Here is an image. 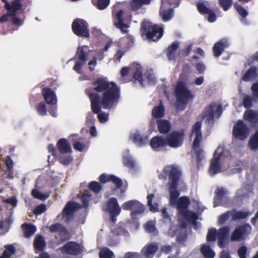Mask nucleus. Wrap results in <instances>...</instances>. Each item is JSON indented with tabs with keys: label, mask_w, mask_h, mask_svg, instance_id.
<instances>
[{
	"label": "nucleus",
	"mask_w": 258,
	"mask_h": 258,
	"mask_svg": "<svg viewBox=\"0 0 258 258\" xmlns=\"http://www.w3.org/2000/svg\"><path fill=\"white\" fill-rule=\"evenodd\" d=\"M72 29L73 33L77 36L86 38L90 37L89 25L83 19L80 18L74 19L72 24Z\"/></svg>",
	"instance_id": "6e6552de"
},
{
	"label": "nucleus",
	"mask_w": 258,
	"mask_h": 258,
	"mask_svg": "<svg viewBox=\"0 0 258 258\" xmlns=\"http://www.w3.org/2000/svg\"><path fill=\"white\" fill-rule=\"evenodd\" d=\"M93 87L85 89V92L89 97L92 112L97 114L101 123L106 122L108 114L101 112V109H110L115 106L120 97V90L113 82H108L102 78H96L92 83Z\"/></svg>",
	"instance_id": "f257e3e1"
},
{
	"label": "nucleus",
	"mask_w": 258,
	"mask_h": 258,
	"mask_svg": "<svg viewBox=\"0 0 258 258\" xmlns=\"http://www.w3.org/2000/svg\"><path fill=\"white\" fill-rule=\"evenodd\" d=\"M5 248V250L2 255L3 258H10L16 253V249L13 244L6 245Z\"/></svg>",
	"instance_id": "ea45409f"
},
{
	"label": "nucleus",
	"mask_w": 258,
	"mask_h": 258,
	"mask_svg": "<svg viewBox=\"0 0 258 258\" xmlns=\"http://www.w3.org/2000/svg\"><path fill=\"white\" fill-rule=\"evenodd\" d=\"M141 35L150 41L156 42L163 36V28L161 26L154 24L150 22L144 21L141 25Z\"/></svg>",
	"instance_id": "f03ea898"
},
{
	"label": "nucleus",
	"mask_w": 258,
	"mask_h": 258,
	"mask_svg": "<svg viewBox=\"0 0 258 258\" xmlns=\"http://www.w3.org/2000/svg\"><path fill=\"white\" fill-rule=\"evenodd\" d=\"M175 92L177 100L176 109L181 111L184 110L189 99L193 98L191 91L187 88L184 83L180 81L177 84Z\"/></svg>",
	"instance_id": "7ed1b4c3"
},
{
	"label": "nucleus",
	"mask_w": 258,
	"mask_h": 258,
	"mask_svg": "<svg viewBox=\"0 0 258 258\" xmlns=\"http://www.w3.org/2000/svg\"><path fill=\"white\" fill-rule=\"evenodd\" d=\"M251 227L249 224L246 223L237 227L232 233L231 239L232 241H240L250 232Z\"/></svg>",
	"instance_id": "dca6fc26"
},
{
	"label": "nucleus",
	"mask_w": 258,
	"mask_h": 258,
	"mask_svg": "<svg viewBox=\"0 0 258 258\" xmlns=\"http://www.w3.org/2000/svg\"><path fill=\"white\" fill-rule=\"evenodd\" d=\"M198 12L202 15H204L208 22L213 23L217 19L216 13L210 8H208L203 2H199L196 4Z\"/></svg>",
	"instance_id": "f3484780"
},
{
	"label": "nucleus",
	"mask_w": 258,
	"mask_h": 258,
	"mask_svg": "<svg viewBox=\"0 0 258 258\" xmlns=\"http://www.w3.org/2000/svg\"><path fill=\"white\" fill-rule=\"evenodd\" d=\"M249 215L250 213L248 212H244L242 211H236L235 210L231 211L232 219L234 221L245 219Z\"/></svg>",
	"instance_id": "f704fd0d"
},
{
	"label": "nucleus",
	"mask_w": 258,
	"mask_h": 258,
	"mask_svg": "<svg viewBox=\"0 0 258 258\" xmlns=\"http://www.w3.org/2000/svg\"><path fill=\"white\" fill-rule=\"evenodd\" d=\"M46 243L44 237L40 235L37 234L33 241L34 250L36 253L43 251L46 248Z\"/></svg>",
	"instance_id": "5701e85b"
},
{
	"label": "nucleus",
	"mask_w": 258,
	"mask_h": 258,
	"mask_svg": "<svg viewBox=\"0 0 258 258\" xmlns=\"http://www.w3.org/2000/svg\"><path fill=\"white\" fill-rule=\"evenodd\" d=\"M107 211L109 214L120 213L121 208L119 207L117 200L115 198H110L106 205Z\"/></svg>",
	"instance_id": "bb28decb"
},
{
	"label": "nucleus",
	"mask_w": 258,
	"mask_h": 258,
	"mask_svg": "<svg viewBox=\"0 0 258 258\" xmlns=\"http://www.w3.org/2000/svg\"><path fill=\"white\" fill-rule=\"evenodd\" d=\"M150 145L154 151H160L167 146L166 138L162 136H155L151 139Z\"/></svg>",
	"instance_id": "a211bd4d"
},
{
	"label": "nucleus",
	"mask_w": 258,
	"mask_h": 258,
	"mask_svg": "<svg viewBox=\"0 0 258 258\" xmlns=\"http://www.w3.org/2000/svg\"><path fill=\"white\" fill-rule=\"evenodd\" d=\"M123 162L125 166L130 169H133L135 167L134 161L129 157H124Z\"/></svg>",
	"instance_id": "680f3d73"
},
{
	"label": "nucleus",
	"mask_w": 258,
	"mask_h": 258,
	"mask_svg": "<svg viewBox=\"0 0 258 258\" xmlns=\"http://www.w3.org/2000/svg\"><path fill=\"white\" fill-rule=\"evenodd\" d=\"M145 228L147 232L150 233H154L156 230L154 224L151 221L148 222L146 224Z\"/></svg>",
	"instance_id": "69168bd1"
},
{
	"label": "nucleus",
	"mask_w": 258,
	"mask_h": 258,
	"mask_svg": "<svg viewBox=\"0 0 258 258\" xmlns=\"http://www.w3.org/2000/svg\"><path fill=\"white\" fill-rule=\"evenodd\" d=\"M21 1L22 0H13L11 4H7L8 7L6 9L10 16H16V12L20 10L22 7Z\"/></svg>",
	"instance_id": "c85d7f7f"
},
{
	"label": "nucleus",
	"mask_w": 258,
	"mask_h": 258,
	"mask_svg": "<svg viewBox=\"0 0 258 258\" xmlns=\"http://www.w3.org/2000/svg\"><path fill=\"white\" fill-rule=\"evenodd\" d=\"M91 196V195L88 194H85L82 196L81 201L84 207L87 208L89 206V202Z\"/></svg>",
	"instance_id": "338daca9"
},
{
	"label": "nucleus",
	"mask_w": 258,
	"mask_h": 258,
	"mask_svg": "<svg viewBox=\"0 0 258 258\" xmlns=\"http://www.w3.org/2000/svg\"><path fill=\"white\" fill-rule=\"evenodd\" d=\"M222 113V106L221 104L217 105L215 102H213L205 108V110L202 114V118L207 117V120L210 122L214 120V116L219 117Z\"/></svg>",
	"instance_id": "ddd939ff"
},
{
	"label": "nucleus",
	"mask_w": 258,
	"mask_h": 258,
	"mask_svg": "<svg viewBox=\"0 0 258 258\" xmlns=\"http://www.w3.org/2000/svg\"><path fill=\"white\" fill-rule=\"evenodd\" d=\"M230 228L228 226H225L218 229L217 232V238H227L228 237Z\"/></svg>",
	"instance_id": "c03bdc74"
},
{
	"label": "nucleus",
	"mask_w": 258,
	"mask_h": 258,
	"mask_svg": "<svg viewBox=\"0 0 258 258\" xmlns=\"http://www.w3.org/2000/svg\"><path fill=\"white\" fill-rule=\"evenodd\" d=\"M223 148L219 146L216 150L213 157L211 160L209 168V173L211 176L221 172V164L220 158L223 155Z\"/></svg>",
	"instance_id": "9b49d317"
},
{
	"label": "nucleus",
	"mask_w": 258,
	"mask_h": 258,
	"mask_svg": "<svg viewBox=\"0 0 258 258\" xmlns=\"http://www.w3.org/2000/svg\"><path fill=\"white\" fill-rule=\"evenodd\" d=\"M57 147L59 152L62 154L72 152L71 146L66 139H59L57 143Z\"/></svg>",
	"instance_id": "393cba45"
},
{
	"label": "nucleus",
	"mask_w": 258,
	"mask_h": 258,
	"mask_svg": "<svg viewBox=\"0 0 258 258\" xmlns=\"http://www.w3.org/2000/svg\"><path fill=\"white\" fill-rule=\"evenodd\" d=\"M243 118L251 124L256 125L258 123V113L251 109L247 110L244 113Z\"/></svg>",
	"instance_id": "cd10ccee"
},
{
	"label": "nucleus",
	"mask_w": 258,
	"mask_h": 258,
	"mask_svg": "<svg viewBox=\"0 0 258 258\" xmlns=\"http://www.w3.org/2000/svg\"><path fill=\"white\" fill-rule=\"evenodd\" d=\"M180 192L178 190L169 192V203L172 206H176L180 214L182 211L187 210L190 204L188 197L182 196L178 199Z\"/></svg>",
	"instance_id": "0eeeda50"
},
{
	"label": "nucleus",
	"mask_w": 258,
	"mask_h": 258,
	"mask_svg": "<svg viewBox=\"0 0 258 258\" xmlns=\"http://www.w3.org/2000/svg\"><path fill=\"white\" fill-rule=\"evenodd\" d=\"M113 252L108 248L101 250L99 252L100 258H112Z\"/></svg>",
	"instance_id": "4d7b16f0"
},
{
	"label": "nucleus",
	"mask_w": 258,
	"mask_h": 258,
	"mask_svg": "<svg viewBox=\"0 0 258 258\" xmlns=\"http://www.w3.org/2000/svg\"><path fill=\"white\" fill-rule=\"evenodd\" d=\"M124 12L122 10H120L117 12L114 17V24L117 29H119L122 34H127V35L121 38L122 40H124L127 43V46L130 47L132 46L135 42L134 36L130 34H128V28L130 25L123 22V14Z\"/></svg>",
	"instance_id": "39448f33"
},
{
	"label": "nucleus",
	"mask_w": 258,
	"mask_h": 258,
	"mask_svg": "<svg viewBox=\"0 0 258 258\" xmlns=\"http://www.w3.org/2000/svg\"><path fill=\"white\" fill-rule=\"evenodd\" d=\"M154 198V195L153 194H150L147 196V204L149 207L150 210L153 212H156L157 208L154 207L152 204V200Z\"/></svg>",
	"instance_id": "bf43d9fd"
},
{
	"label": "nucleus",
	"mask_w": 258,
	"mask_h": 258,
	"mask_svg": "<svg viewBox=\"0 0 258 258\" xmlns=\"http://www.w3.org/2000/svg\"><path fill=\"white\" fill-rule=\"evenodd\" d=\"M219 6L224 11L228 10L232 5V0H218Z\"/></svg>",
	"instance_id": "09e8293b"
},
{
	"label": "nucleus",
	"mask_w": 258,
	"mask_h": 258,
	"mask_svg": "<svg viewBox=\"0 0 258 258\" xmlns=\"http://www.w3.org/2000/svg\"><path fill=\"white\" fill-rule=\"evenodd\" d=\"M59 249L63 254L77 256L83 251L84 246L76 241H70L60 247Z\"/></svg>",
	"instance_id": "1a4fd4ad"
},
{
	"label": "nucleus",
	"mask_w": 258,
	"mask_h": 258,
	"mask_svg": "<svg viewBox=\"0 0 258 258\" xmlns=\"http://www.w3.org/2000/svg\"><path fill=\"white\" fill-rule=\"evenodd\" d=\"M109 177L110 182L114 184L117 189L120 188L122 186V181L120 178L112 174L110 175Z\"/></svg>",
	"instance_id": "3c124183"
},
{
	"label": "nucleus",
	"mask_w": 258,
	"mask_h": 258,
	"mask_svg": "<svg viewBox=\"0 0 258 258\" xmlns=\"http://www.w3.org/2000/svg\"><path fill=\"white\" fill-rule=\"evenodd\" d=\"M91 1L92 4L100 10L106 8L110 3V0H92Z\"/></svg>",
	"instance_id": "79ce46f5"
},
{
	"label": "nucleus",
	"mask_w": 258,
	"mask_h": 258,
	"mask_svg": "<svg viewBox=\"0 0 258 258\" xmlns=\"http://www.w3.org/2000/svg\"><path fill=\"white\" fill-rule=\"evenodd\" d=\"M49 231L56 233L55 236L56 239H58L57 244L63 243L71 238L69 232L64 226L60 223L51 225L49 226Z\"/></svg>",
	"instance_id": "9d476101"
},
{
	"label": "nucleus",
	"mask_w": 258,
	"mask_h": 258,
	"mask_svg": "<svg viewBox=\"0 0 258 258\" xmlns=\"http://www.w3.org/2000/svg\"><path fill=\"white\" fill-rule=\"evenodd\" d=\"M244 107L246 109H249L252 107V99L251 97L248 95H245L243 99L242 102Z\"/></svg>",
	"instance_id": "5fc2aeb1"
},
{
	"label": "nucleus",
	"mask_w": 258,
	"mask_h": 258,
	"mask_svg": "<svg viewBox=\"0 0 258 258\" xmlns=\"http://www.w3.org/2000/svg\"><path fill=\"white\" fill-rule=\"evenodd\" d=\"M136 200H130L124 202L122 205V208L124 210L128 211L132 210L133 208L134 207V204L135 203Z\"/></svg>",
	"instance_id": "e2e57ef3"
},
{
	"label": "nucleus",
	"mask_w": 258,
	"mask_h": 258,
	"mask_svg": "<svg viewBox=\"0 0 258 258\" xmlns=\"http://www.w3.org/2000/svg\"><path fill=\"white\" fill-rule=\"evenodd\" d=\"M159 249V246L155 242L146 245L142 249L141 252L146 258H153Z\"/></svg>",
	"instance_id": "4be33fe9"
},
{
	"label": "nucleus",
	"mask_w": 258,
	"mask_h": 258,
	"mask_svg": "<svg viewBox=\"0 0 258 258\" xmlns=\"http://www.w3.org/2000/svg\"><path fill=\"white\" fill-rule=\"evenodd\" d=\"M131 138L133 141L138 144L139 146H142L144 145L147 141L146 138H143L139 133L136 132L131 135Z\"/></svg>",
	"instance_id": "58836bf2"
},
{
	"label": "nucleus",
	"mask_w": 258,
	"mask_h": 258,
	"mask_svg": "<svg viewBox=\"0 0 258 258\" xmlns=\"http://www.w3.org/2000/svg\"><path fill=\"white\" fill-rule=\"evenodd\" d=\"M31 195L35 199L44 201L48 197V195L42 194L38 189L34 188L31 191Z\"/></svg>",
	"instance_id": "49530a36"
},
{
	"label": "nucleus",
	"mask_w": 258,
	"mask_h": 258,
	"mask_svg": "<svg viewBox=\"0 0 258 258\" xmlns=\"http://www.w3.org/2000/svg\"><path fill=\"white\" fill-rule=\"evenodd\" d=\"M57 102V96L53 90L49 88V113L53 117H56Z\"/></svg>",
	"instance_id": "b1692460"
},
{
	"label": "nucleus",
	"mask_w": 258,
	"mask_h": 258,
	"mask_svg": "<svg viewBox=\"0 0 258 258\" xmlns=\"http://www.w3.org/2000/svg\"><path fill=\"white\" fill-rule=\"evenodd\" d=\"M203 255L206 258H213L215 253L208 245H204L202 246L201 249Z\"/></svg>",
	"instance_id": "a19ab883"
},
{
	"label": "nucleus",
	"mask_w": 258,
	"mask_h": 258,
	"mask_svg": "<svg viewBox=\"0 0 258 258\" xmlns=\"http://www.w3.org/2000/svg\"><path fill=\"white\" fill-rule=\"evenodd\" d=\"M249 129L243 120H238L234 125L232 135L236 139L243 141L248 136Z\"/></svg>",
	"instance_id": "2eb2a0df"
},
{
	"label": "nucleus",
	"mask_w": 258,
	"mask_h": 258,
	"mask_svg": "<svg viewBox=\"0 0 258 258\" xmlns=\"http://www.w3.org/2000/svg\"><path fill=\"white\" fill-rule=\"evenodd\" d=\"M247 248L246 246L244 245L240 247L237 250V253L239 258H247Z\"/></svg>",
	"instance_id": "0e129e2a"
},
{
	"label": "nucleus",
	"mask_w": 258,
	"mask_h": 258,
	"mask_svg": "<svg viewBox=\"0 0 258 258\" xmlns=\"http://www.w3.org/2000/svg\"><path fill=\"white\" fill-rule=\"evenodd\" d=\"M234 7L236 10L237 12L238 13V14L243 18H245L247 17V16L248 15V12L243 7H242L238 3H235L234 4Z\"/></svg>",
	"instance_id": "6e6d98bb"
},
{
	"label": "nucleus",
	"mask_w": 258,
	"mask_h": 258,
	"mask_svg": "<svg viewBox=\"0 0 258 258\" xmlns=\"http://www.w3.org/2000/svg\"><path fill=\"white\" fill-rule=\"evenodd\" d=\"M132 69L133 71V80L134 82H139L142 86H144V79H143V75L142 69L140 64L134 62L132 65Z\"/></svg>",
	"instance_id": "412c9836"
},
{
	"label": "nucleus",
	"mask_w": 258,
	"mask_h": 258,
	"mask_svg": "<svg viewBox=\"0 0 258 258\" xmlns=\"http://www.w3.org/2000/svg\"><path fill=\"white\" fill-rule=\"evenodd\" d=\"M21 227L23 231L24 236L25 238H30L37 230L36 226L30 223H23Z\"/></svg>",
	"instance_id": "7c9ffc66"
},
{
	"label": "nucleus",
	"mask_w": 258,
	"mask_h": 258,
	"mask_svg": "<svg viewBox=\"0 0 258 258\" xmlns=\"http://www.w3.org/2000/svg\"><path fill=\"white\" fill-rule=\"evenodd\" d=\"M215 193L216 195L214 197V201L215 202L219 203L220 201L224 198L226 191L223 187L217 188Z\"/></svg>",
	"instance_id": "37998d69"
},
{
	"label": "nucleus",
	"mask_w": 258,
	"mask_h": 258,
	"mask_svg": "<svg viewBox=\"0 0 258 258\" xmlns=\"http://www.w3.org/2000/svg\"><path fill=\"white\" fill-rule=\"evenodd\" d=\"M151 0H132L130 6L134 11L139 10L143 5H148Z\"/></svg>",
	"instance_id": "e433bc0d"
},
{
	"label": "nucleus",
	"mask_w": 258,
	"mask_h": 258,
	"mask_svg": "<svg viewBox=\"0 0 258 258\" xmlns=\"http://www.w3.org/2000/svg\"><path fill=\"white\" fill-rule=\"evenodd\" d=\"M164 171L168 173L169 192L177 190L182 177L179 167L175 164L167 165L164 167Z\"/></svg>",
	"instance_id": "20e7f679"
},
{
	"label": "nucleus",
	"mask_w": 258,
	"mask_h": 258,
	"mask_svg": "<svg viewBox=\"0 0 258 258\" xmlns=\"http://www.w3.org/2000/svg\"><path fill=\"white\" fill-rule=\"evenodd\" d=\"M59 162L63 165H68L72 161V158L71 156L61 155L58 158Z\"/></svg>",
	"instance_id": "13d9d810"
},
{
	"label": "nucleus",
	"mask_w": 258,
	"mask_h": 258,
	"mask_svg": "<svg viewBox=\"0 0 258 258\" xmlns=\"http://www.w3.org/2000/svg\"><path fill=\"white\" fill-rule=\"evenodd\" d=\"M216 237H217V230L215 228H212L208 230L207 240L208 242L215 241L216 240Z\"/></svg>",
	"instance_id": "a18cd8bd"
},
{
	"label": "nucleus",
	"mask_w": 258,
	"mask_h": 258,
	"mask_svg": "<svg viewBox=\"0 0 258 258\" xmlns=\"http://www.w3.org/2000/svg\"><path fill=\"white\" fill-rule=\"evenodd\" d=\"M145 76L150 84L154 85L156 84V79L152 73L150 72H146L145 73Z\"/></svg>",
	"instance_id": "774afa93"
},
{
	"label": "nucleus",
	"mask_w": 258,
	"mask_h": 258,
	"mask_svg": "<svg viewBox=\"0 0 258 258\" xmlns=\"http://www.w3.org/2000/svg\"><path fill=\"white\" fill-rule=\"evenodd\" d=\"M46 210V207L45 205L41 204L35 208L33 213L35 215H39L45 212Z\"/></svg>",
	"instance_id": "052dcab7"
},
{
	"label": "nucleus",
	"mask_w": 258,
	"mask_h": 258,
	"mask_svg": "<svg viewBox=\"0 0 258 258\" xmlns=\"http://www.w3.org/2000/svg\"><path fill=\"white\" fill-rule=\"evenodd\" d=\"M165 109L162 103L152 109V115L155 118H160L164 116Z\"/></svg>",
	"instance_id": "c9c22d12"
},
{
	"label": "nucleus",
	"mask_w": 258,
	"mask_h": 258,
	"mask_svg": "<svg viewBox=\"0 0 258 258\" xmlns=\"http://www.w3.org/2000/svg\"><path fill=\"white\" fill-rule=\"evenodd\" d=\"M231 216V211H228L226 212L221 214L219 217L218 223L219 225L224 224Z\"/></svg>",
	"instance_id": "603ef678"
},
{
	"label": "nucleus",
	"mask_w": 258,
	"mask_h": 258,
	"mask_svg": "<svg viewBox=\"0 0 258 258\" xmlns=\"http://www.w3.org/2000/svg\"><path fill=\"white\" fill-rule=\"evenodd\" d=\"M81 208V206L75 201H69L65 205L62 213V217L64 219V221L67 223L71 222L74 217V213L79 209Z\"/></svg>",
	"instance_id": "4468645a"
},
{
	"label": "nucleus",
	"mask_w": 258,
	"mask_h": 258,
	"mask_svg": "<svg viewBox=\"0 0 258 258\" xmlns=\"http://www.w3.org/2000/svg\"><path fill=\"white\" fill-rule=\"evenodd\" d=\"M195 154L196 155V161L198 168H199L201 165L202 161L204 158V151L202 149H198L197 151H195Z\"/></svg>",
	"instance_id": "864d4df0"
},
{
	"label": "nucleus",
	"mask_w": 258,
	"mask_h": 258,
	"mask_svg": "<svg viewBox=\"0 0 258 258\" xmlns=\"http://www.w3.org/2000/svg\"><path fill=\"white\" fill-rule=\"evenodd\" d=\"M37 113L41 116H44L47 114L46 106L44 102H41L35 107Z\"/></svg>",
	"instance_id": "de8ad7c7"
},
{
	"label": "nucleus",
	"mask_w": 258,
	"mask_h": 258,
	"mask_svg": "<svg viewBox=\"0 0 258 258\" xmlns=\"http://www.w3.org/2000/svg\"><path fill=\"white\" fill-rule=\"evenodd\" d=\"M185 136L184 131H173L168 134L166 138L167 146L172 148H177L183 144Z\"/></svg>",
	"instance_id": "f8f14e48"
},
{
	"label": "nucleus",
	"mask_w": 258,
	"mask_h": 258,
	"mask_svg": "<svg viewBox=\"0 0 258 258\" xmlns=\"http://www.w3.org/2000/svg\"><path fill=\"white\" fill-rule=\"evenodd\" d=\"M89 188L96 194H98L101 190V184L97 181H91L89 185Z\"/></svg>",
	"instance_id": "8fccbe9b"
},
{
	"label": "nucleus",
	"mask_w": 258,
	"mask_h": 258,
	"mask_svg": "<svg viewBox=\"0 0 258 258\" xmlns=\"http://www.w3.org/2000/svg\"><path fill=\"white\" fill-rule=\"evenodd\" d=\"M144 205L139 201L136 200L134 207L131 213V216L133 219H135L137 218V215L142 214L144 212Z\"/></svg>",
	"instance_id": "473e14b6"
},
{
	"label": "nucleus",
	"mask_w": 258,
	"mask_h": 258,
	"mask_svg": "<svg viewBox=\"0 0 258 258\" xmlns=\"http://www.w3.org/2000/svg\"><path fill=\"white\" fill-rule=\"evenodd\" d=\"M179 43L177 41L173 42L166 49V55L170 60H175L177 55V50L179 47Z\"/></svg>",
	"instance_id": "a878e982"
},
{
	"label": "nucleus",
	"mask_w": 258,
	"mask_h": 258,
	"mask_svg": "<svg viewBox=\"0 0 258 258\" xmlns=\"http://www.w3.org/2000/svg\"><path fill=\"white\" fill-rule=\"evenodd\" d=\"M180 214L190 222H195L199 218V215L197 213L190 210L182 211Z\"/></svg>",
	"instance_id": "72a5a7b5"
},
{
	"label": "nucleus",
	"mask_w": 258,
	"mask_h": 258,
	"mask_svg": "<svg viewBox=\"0 0 258 258\" xmlns=\"http://www.w3.org/2000/svg\"><path fill=\"white\" fill-rule=\"evenodd\" d=\"M229 46L227 39L223 38L215 43L213 47V52L214 56L219 57L224 51V49Z\"/></svg>",
	"instance_id": "aec40b11"
},
{
	"label": "nucleus",
	"mask_w": 258,
	"mask_h": 258,
	"mask_svg": "<svg viewBox=\"0 0 258 258\" xmlns=\"http://www.w3.org/2000/svg\"><path fill=\"white\" fill-rule=\"evenodd\" d=\"M90 50L87 45L79 46L75 55L71 60L77 59L73 67V70L79 74H81L82 68L88 59Z\"/></svg>",
	"instance_id": "423d86ee"
},
{
	"label": "nucleus",
	"mask_w": 258,
	"mask_h": 258,
	"mask_svg": "<svg viewBox=\"0 0 258 258\" xmlns=\"http://www.w3.org/2000/svg\"><path fill=\"white\" fill-rule=\"evenodd\" d=\"M257 69L255 66H251L243 76L242 79L245 82L254 80L257 77Z\"/></svg>",
	"instance_id": "2f4dec72"
},
{
	"label": "nucleus",
	"mask_w": 258,
	"mask_h": 258,
	"mask_svg": "<svg viewBox=\"0 0 258 258\" xmlns=\"http://www.w3.org/2000/svg\"><path fill=\"white\" fill-rule=\"evenodd\" d=\"M159 14L163 22H168L173 18L174 12L173 9H169L160 10Z\"/></svg>",
	"instance_id": "4c0bfd02"
},
{
	"label": "nucleus",
	"mask_w": 258,
	"mask_h": 258,
	"mask_svg": "<svg viewBox=\"0 0 258 258\" xmlns=\"http://www.w3.org/2000/svg\"><path fill=\"white\" fill-rule=\"evenodd\" d=\"M158 131L162 134H167L171 130L170 122L165 119H160L157 121Z\"/></svg>",
	"instance_id": "c756f323"
},
{
	"label": "nucleus",
	"mask_w": 258,
	"mask_h": 258,
	"mask_svg": "<svg viewBox=\"0 0 258 258\" xmlns=\"http://www.w3.org/2000/svg\"><path fill=\"white\" fill-rule=\"evenodd\" d=\"M201 127V121H197L192 126L191 133L195 134L196 136L192 143V147L194 150H196L199 148L200 143L202 140Z\"/></svg>",
	"instance_id": "6ab92c4d"
}]
</instances>
